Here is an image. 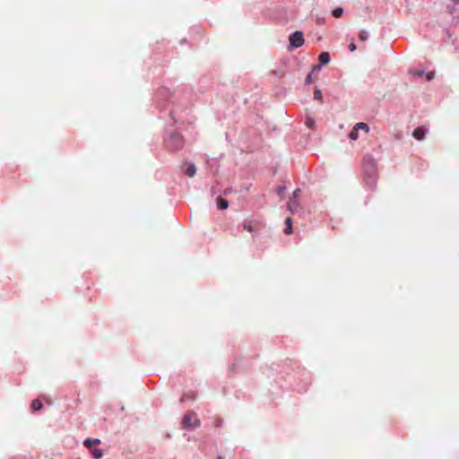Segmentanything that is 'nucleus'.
<instances>
[{
    "label": "nucleus",
    "instance_id": "nucleus-12",
    "mask_svg": "<svg viewBox=\"0 0 459 459\" xmlns=\"http://www.w3.org/2000/svg\"><path fill=\"white\" fill-rule=\"evenodd\" d=\"M185 173H186L188 177H190V178L194 177V176L195 175V173H196V168H195V166L194 164H189V165L187 166V168H186V169Z\"/></svg>",
    "mask_w": 459,
    "mask_h": 459
},
{
    "label": "nucleus",
    "instance_id": "nucleus-16",
    "mask_svg": "<svg viewBox=\"0 0 459 459\" xmlns=\"http://www.w3.org/2000/svg\"><path fill=\"white\" fill-rule=\"evenodd\" d=\"M343 10L341 7H338L333 11V16L335 18H339L342 15Z\"/></svg>",
    "mask_w": 459,
    "mask_h": 459
},
{
    "label": "nucleus",
    "instance_id": "nucleus-23",
    "mask_svg": "<svg viewBox=\"0 0 459 459\" xmlns=\"http://www.w3.org/2000/svg\"><path fill=\"white\" fill-rule=\"evenodd\" d=\"M299 192V189L295 190L294 193H293L294 195L297 196Z\"/></svg>",
    "mask_w": 459,
    "mask_h": 459
},
{
    "label": "nucleus",
    "instance_id": "nucleus-22",
    "mask_svg": "<svg viewBox=\"0 0 459 459\" xmlns=\"http://www.w3.org/2000/svg\"><path fill=\"white\" fill-rule=\"evenodd\" d=\"M306 82H307V83H310V82H311V75H310V74H308V75L307 76V78H306Z\"/></svg>",
    "mask_w": 459,
    "mask_h": 459
},
{
    "label": "nucleus",
    "instance_id": "nucleus-13",
    "mask_svg": "<svg viewBox=\"0 0 459 459\" xmlns=\"http://www.w3.org/2000/svg\"><path fill=\"white\" fill-rule=\"evenodd\" d=\"M285 224H286V228L284 230V232L286 234H290L292 233V220L290 217H288L286 220H285Z\"/></svg>",
    "mask_w": 459,
    "mask_h": 459
},
{
    "label": "nucleus",
    "instance_id": "nucleus-5",
    "mask_svg": "<svg viewBox=\"0 0 459 459\" xmlns=\"http://www.w3.org/2000/svg\"><path fill=\"white\" fill-rule=\"evenodd\" d=\"M359 130H362L367 134L369 131V126L364 122L357 123L349 134L351 140H357L359 138Z\"/></svg>",
    "mask_w": 459,
    "mask_h": 459
},
{
    "label": "nucleus",
    "instance_id": "nucleus-17",
    "mask_svg": "<svg viewBox=\"0 0 459 459\" xmlns=\"http://www.w3.org/2000/svg\"><path fill=\"white\" fill-rule=\"evenodd\" d=\"M359 39L361 41H365L368 39V33L366 30H361L359 35Z\"/></svg>",
    "mask_w": 459,
    "mask_h": 459
},
{
    "label": "nucleus",
    "instance_id": "nucleus-25",
    "mask_svg": "<svg viewBox=\"0 0 459 459\" xmlns=\"http://www.w3.org/2000/svg\"><path fill=\"white\" fill-rule=\"evenodd\" d=\"M418 74H419V75H422V74H423V72H421V71H420V72H419V73H418Z\"/></svg>",
    "mask_w": 459,
    "mask_h": 459
},
{
    "label": "nucleus",
    "instance_id": "nucleus-20",
    "mask_svg": "<svg viewBox=\"0 0 459 459\" xmlns=\"http://www.w3.org/2000/svg\"><path fill=\"white\" fill-rule=\"evenodd\" d=\"M435 76V73L434 72H429L427 74H426V78L428 81H431Z\"/></svg>",
    "mask_w": 459,
    "mask_h": 459
},
{
    "label": "nucleus",
    "instance_id": "nucleus-26",
    "mask_svg": "<svg viewBox=\"0 0 459 459\" xmlns=\"http://www.w3.org/2000/svg\"><path fill=\"white\" fill-rule=\"evenodd\" d=\"M216 459H222V457L221 455L217 456Z\"/></svg>",
    "mask_w": 459,
    "mask_h": 459
},
{
    "label": "nucleus",
    "instance_id": "nucleus-2",
    "mask_svg": "<svg viewBox=\"0 0 459 459\" xmlns=\"http://www.w3.org/2000/svg\"><path fill=\"white\" fill-rule=\"evenodd\" d=\"M167 148L171 152H178L184 146L183 136L178 133H172L166 141Z\"/></svg>",
    "mask_w": 459,
    "mask_h": 459
},
{
    "label": "nucleus",
    "instance_id": "nucleus-15",
    "mask_svg": "<svg viewBox=\"0 0 459 459\" xmlns=\"http://www.w3.org/2000/svg\"><path fill=\"white\" fill-rule=\"evenodd\" d=\"M453 2V6H449L450 13H455L459 9V0H451Z\"/></svg>",
    "mask_w": 459,
    "mask_h": 459
},
{
    "label": "nucleus",
    "instance_id": "nucleus-11",
    "mask_svg": "<svg viewBox=\"0 0 459 459\" xmlns=\"http://www.w3.org/2000/svg\"><path fill=\"white\" fill-rule=\"evenodd\" d=\"M42 406H43L42 403L39 399H35L31 403V410L33 411H38L41 410Z\"/></svg>",
    "mask_w": 459,
    "mask_h": 459
},
{
    "label": "nucleus",
    "instance_id": "nucleus-10",
    "mask_svg": "<svg viewBox=\"0 0 459 459\" xmlns=\"http://www.w3.org/2000/svg\"><path fill=\"white\" fill-rule=\"evenodd\" d=\"M217 206L220 210H225L229 206V203L226 199H223L221 197H219L217 199Z\"/></svg>",
    "mask_w": 459,
    "mask_h": 459
},
{
    "label": "nucleus",
    "instance_id": "nucleus-8",
    "mask_svg": "<svg viewBox=\"0 0 459 459\" xmlns=\"http://www.w3.org/2000/svg\"><path fill=\"white\" fill-rule=\"evenodd\" d=\"M100 444V440L98 438H87L83 441V445L91 451L94 449V446Z\"/></svg>",
    "mask_w": 459,
    "mask_h": 459
},
{
    "label": "nucleus",
    "instance_id": "nucleus-24",
    "mask_svg": "<svg viewBox=\"0 0 459 459\" xmlns=\"http://www.w3.org/2000/svg\"><path fill=\"white\" fill-rule=\"evenodd\" d=\"M221 420H218L217 421V426L221 425Z\"/></svg>",
    "mask_w": 459,
    "mask_h": 459
},
{
    "label": "nucleus",
    "instance_id": "nucleus-14",
    "mask_svg": "<svg viewBox=\"0 0 459 459\" xmlns=\"http://www.w3.org/2000/svg\"><path fill=\"white\" fill-rule=\"evenodd\" d=\"M91 455L94 459H100L103 456V452L100 448H94L91 450Z\"/></svg>",
    "mask_w": 459,
    "mask_h": 459
},
{
    "label": "nucleus",
    "instance_id": "nucleus-4",
    "mask_svg": "<svg viewBox=\"0 0 459 459\" xmlns=\"http://www.w3.org/2000/svg\"><path fill=\"white\" fill-rule=\"evenodd\" d=\"M243 228L245 230L254 234L261 230L262 223L256 220H247L243 222Z\"/></svg>",
    "mask_w": 459,
    "mask_h": 459
},
{
    "label": "nucleus",
    "instance_id": "nucleus-18",
    "mask_svg": "<svg viewBox=\"0 0 459 459\" xmlns=\"http://www.w3.org/2000/svg\"><path fill=\"white\" fill-rule=\"evenodd\" d=\"M305 124H306V126H307V127H309V128H314V127H315V124H316V123H315V121H314V119H313V118H311V117H307V118L306 119V123H305Z\"/></svg>",
    "mask_w": 459,
    "mask_h": 459
},
{
    "label": "nucleus",
    "instance_id": "nucleus-19",
    "mask_svg": "<svg viewBox=\"0 0 459 459\" xmlns=\"http://www.w3.org/2000/svg\"><path fill=\"white\" fill-rule=\"evenodd\" d=\"M314 97L316 100H321L322 99V93H321L320 90H316L315 91Z\"/></svg>",
    "mask_w": 459,
    "mask_h": 459
},
{
    "label": "nucleus",
    "instance_id": "nucleus-1",
    "mask_svg": "<svg viewBox=\"0 0 459 459\" xmlns=\"http://www.w3.org/2000/svg\"><path fill=\"white\" fill-rule=\"evenodd\" d=\"M368 168L365 169V180H366V184L371 187V188H374L376 186V184H377V166L374 162V160L368 157Z\"/></svg>",
    "mask_w": 459,
    "mask_h": 459
},
{
    "label": "nucleus",
    "instance_id": "nucleus-9",
    "mask_svg": "<svg viewBox=\"0 0 459 459\" xmlns=\"http://www.w3.org/2000/svg\"><path fill=\"white\" fill-rule=\"evenodd\" d=\"M319 62L323 65H326L329 63L330 61V56H329V53L328 52H322L320 55H319Z\"/></svg>",
    "mask_w": 459,
    "mask_h": 459
},
{
    "label": "nucleus",
    "instance_id": "nucleus-7",
    "mask_svg": "<svg viewBox=\"0 0 459 459\" xmlns=\"http://www.w3.org/2000/svg\"><path fill=\"white\" fill-rule=\"evenodd\" d=\"M426 129L422 126L417 127L414 129L412 135L415 139L421 141L425 137Z\"/></svg>",
    "mask_w": 459,
    "mask_h": 459
},
{
    "label": "nucleus",
    "instance_id": "nucleus-6",
    "mask_svg": "<svg viewBox=\"0 0 459 459\" xmlns=\"http://www.w3.org/2000/svg\"><path fill=\"white\" fill-rule=\"evenodd\" d=\"M304 39L301 31H295L290 36V45L292 48H299L303 45Z\"/></svg>",
    "mask_w": 459,
    "mask_h": 459
},
{
    "label": "nucleus",
    "instance_id": "nucleus-21",
    "mask_svg": "<svg viewBox=\"0 0 459 459\" xmlns=\"http://www.w3.org/2000/svg\"><path fill=\"white\" fill-rule=\"evenodd\" d=\"M349 49H350V51H351V52L355 51V50H356V45H355L353 42H351V43L349 45Z\"/></svg>",
    "mask_w": 459,
    "mask_h": 459
},
{
    "label": "nucleus",
    "instance_id": "nucleus-3",
    "mask_svg": "<svg viewBox=\"0 0 459 459\" xmlns=\"http://www.w3.org/2000/svg\"><path fill=\"white\" fill-rule=\"evenodd\" d=\"M201 424L200 420L194 411H188L182 420V427L184 429H195Z\"/></svg>",
    "mask_w": 459,
    "mask_h": 459
}]
</instances>
